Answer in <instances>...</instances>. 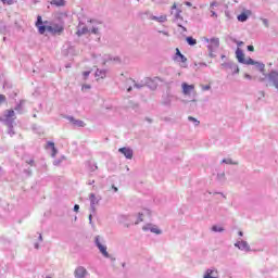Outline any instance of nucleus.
Listing matches in <instances>:
<instances>
[{"label": "nucleus", "instance_id": "f257e3e1", "mask_svg": "<svg viewBox=\"0 0 278 278\" xmlns=\"http://www.w3.org/2000/svg\"><path fill=\"white\" fill-rule=\"evenodd\" d=\"M36 27L39 31V34H45V31H50V34H53L54 36L62 35L64 31V26L62 24H52L50 26H45L42 24V16H37Z\"/></svg>", "mask_w": 278, "mask_h": 278}, {"label": "nucleus", "instance_id": "f03ea898", "mask_svg": "<svg viewBox=\"0 0 278 278\" xmlns=\"http://www.w3.org/2000/svg\"><path fill=\"white\" fill-rule=\"evenodd\" d=\"M236 58L238 60V62H240V64H247L248 66H256V68H258V71H261V73H263L265 65L264 63H260V62H255L253 59L244 58V52L242 51V49L238 48L236 50Z\"/></svg>", "mask_w": 278, "mask_h": 278}, {"label": "nucleus", "instance_id": "7ed1b4c3", "mask_svg": "<svg viewBox=\"0 0 278 278\" xmlns=\"http://www.w3.org/2000/svg\"><path fill=\"white\" fill-rule=\"evenodd\" d=\"M205 42L208 43L207 49H208V55L210 58H214V50L218 49L220 47V39L218 38H205Z\"/></svg>", "mask_w": 278, "mask_h": 278}, {"label": "nucleus", "instance_id": "20e7f679", "mask_svg": "<svg viewBox=\"0 0 278 278\" xmlns=\"http://www.w3.org/2000/svg\"><path fill=\"white\" fill-rule=\"evenodd\" d=\"M181 88H182V93L187 97L192 94V92H194V85H188V83H182Z\"/></svg>", "mask_w": 278, "mask_h": 278}, {"label": "nucleus", "instance_id": "39448f33", "mask_svg": "<svg viewBox=\"0 0 278 278\" xmlns=\"http://www.w3.org/2000/svg\"><path fill=\"white\" fill-rule=\"evenodd\" d=\"M118 152L122 153L127 160H131V157H134V150L130 148H119Z\"/></svg>", "mask_w": 278, "mask_h": 278}, {"label": "nucleus", "instance_id": "423d86ee", "mask_svg": "<svg viewBox=\"0 0 278 278\" xmlns=\"http://www.w3.org/2000/svg\"><path fill=\"white\" fill-rule=\"evenodd\" d=\"M96 244L100 251V253H102V255L104 257H110V254L108 253V248L103 244H101V242L99 241V239L96 240Z\"/></svg>", "mask_w": 278, "mask_h": 278}, {"label": "nucleus", "instance_id": "0eeeda50", "mask_svg": "<svg viewBox=\"0 0 278 278\" xmlns=\"http://www.w3.org/2000/svg\"><path fill=\"white\" fill-rule=\"evenodd\" d=\"M143 231H151L152 233H156V235L162 233V230H160L157 227L151 224H147L146 226H143Z\"/></svg>", "mask_w": 278, "mask_h": 278}, {"label": "nucleus", "instance_id": "6e6552de", "mask_svg": "<svg viewBox=\"0 0 278 278\" xmlns=\"http://www.w3.org/2000/svg\"><path fill=\"white\" fill-rule=\"evenodd\" d=\"M74 275L76 278H84L88 275V271L84 267L79 266L75 269Z\"/></svg>", "mask_w": 278, "mask_h": 278}, {"label": "nucleus", "instance_id": "1a4fd4ad", "mask_svg": "<svg viewBox=\"0 0 278 278\" xmlns=\"http://www.w3.org/2000/svg\"><path fill=\"white\" fill-rule=\"evenodd\" d=\"M176 62H180L181 64H186L188 62V59L181 54V51H179V48L176 49V56H175Z\"/></svg>", "mask_w": 278, "mask_h": 278}, {"label": "nucleus", "instance_id": "9d476101", "mask_svg": "<svg viewBox=\"0 0 278 278\" xmlns=\"http://www.w3.org/2000/svg\"><path fill=\"white\" fill-rule=\"evenodd\" d=\"M11 118H16V113L14 112V110L10 109V110H5L4 111V121H10Z\"/></svg>", "mask_w": 278, "mask_h": 278}, {"label": "nucleus", "instance_id": "9b49d317", "mask_svg": "<svg viewBox=\"0 0 278 278\" xmlns=\"http://www.w3.org/2000/svg\"><path fill=\"white\" fill-rule=\"evenodd\" d=\"M249 16H251V11L248 10L239 14L237 18L240 23H244L248 21Z\"/></svg>", "mask_w": 278, "mask_h": 278}, {"label": "nucleus", "instance_id": "f8f14e48", "mask_svg": "<svg viewBox=\"0 0 278 278\" xmlns=\"http://www.w3.org/2000/svg\"><path fill=\"white\" fill-rule=\"evenodd\" d=\"M203 278H218V271L217 270L208 269L204 274Z\"/></svg>", "mask_w": 278, "mask_h": 278}, {"label": "nucleus", "instance_id": "ddd939ff", "mask_svg": "<svg viewBox=\"0 0 278 278\" xmlns=\"http://www.w3.org/2000/svg\"><path fill=\"white\" fill-rule=\"evenodd\" d=\"M51 5H55L56 8H64L66 5V0H51Z\"/></svg>", "mask_w": 278, "mask_h": 278}, {"label": "nucleus", "instance_id": "4468645a", "mask_svg": "<svg viewBox=\"0 0 278 278\" xmlns=\"http://www.w3.org/2000/svg\"><path fill=\"white\" fill-rule=\"evenodd\" d=\"M70 121L76 127H86V123H84V121H81V119H75L74 117H71Z\"/></svg>", "mask_w": 278, "mask_h": 278}, {"label": "nucleus", "instance_id": "2eb2a0df", "mask_svg": "<svg viewBox=\"0 0 278 278\" xmlns=\"http://www.w3.org/2000/svg\"><path fill=\"white\" fill-rule=\"evenodd\" d=\"M235 247H238V249L249 251V243L247 241H240L235 244Z\"/></svg>", "mask_w": 278, "mask_h": 278}, {"label": "nucleus", "instance_id": "dca6fc26", "mask_svg": "<svg viewBox=\"0 0 278 278\" xmlns=\"http://www.w3.org/2000/svg\"><path fill=\"white\" fill-rule=\"evenodd\" d=\"M151 20L156 21L157 23H166L167 17H166V15L152 16Z\"/></svg>", "mask_w": 278, "mask_h": 278}, {"label": "nucleus", "instance_id": "f3484780", "mask_svg": "<svg viewBox=\"0 0 278 278\" xmlns=\"http://www.w3.org/2000/svg\"><path fill=\"white\" fill-rule=\"evenodd\" d=\"M186 41L188 42V45H190V47H194V45H197V39L192 37H187Z\"/></svg>", "mask_w": 278, "mask_h": 278}, {"label": "nucleus", "instance_id": "a211bd4d", "mask_svg": "<svg viewBox=\"0 0 278 278\" xmlns=\"http://www.w3.org/2000/svg\"><path fill=\"white\" fill-rule=\"evenodd\" d=\"M48 147H51L52 149V155L55 156L58 154V150L55 149V143L48 142Z\"/></svg>", "mask_w": 278, "mask_h": 278}, {"label": "nucleus", "instance_id": "6ab92c4d", "mask_svg": "<svg viewBox=\"0 0 278 278\" xmlns=\"http://www.w3.org/2000/svg\"><path fill=\"white\" fill-rule=\"evenodd\" d=\"M188 121H191V123H194L195 127H198V125H201V122H199L197 118L189 116Z\"/></svg>", "mask_w": 278, "mask_h": 278}, {"label": "nucleus", "instance_id": "aec40b11", "mask_svg": "<svg viewBox=\"0 0 278 278\" xmlns=\"http://www.w3.org/2000/svg\"><path fill=\"white\" fill-rule=\"evenodd\" d=\"M90 202L92 205H97L98 201H97V197L94 195V193L90 194Z\"/></svg>", "mask_w": 278, "mask_h": 278}, {"label": "nucleus", "instance_id": "412c9836", "mask_svg": "<svg viewBox=\"0 0 278 278\" xmlns=\"http://www.w3.org/2000/svg\"><path fill=\"white\" fill-rule=\"evenodd\" d=\"M144 216V214H142V213H139L138 214V219H137V222L135 223V225H139V223H142V220H144L142 217Z\"/></svg>", "mask_w": 278, "mask_h": 278}, {"label": "nucleus", "instance_id": "4be33fe9", "mask_svg": "<svg viewBox=\"0 0 278 278\" xmlns=\"http://www.w3.org/2000/svg\"><path fill=\"white\" fill-rule=\"evenodd\" d=\"M3 5H12L14 3V0H0Z\"/></svg>", "mask_w": 278, "mask_h": 278}, {"label": "nucleus", "instance_id": "5701e85b", "mask_svg": "<svg viewBox=\"0 0 278 278\" xmlns=\"http://www.w3.org/2000/svg\"><path fill=\"white\" fill-rule=\"evenodd\" d=\"M26 164H28L29 166H36V161H34V159H30L26 161Z\"/></svg>", "mask_w": 278, "mask_h": 278}, {"label": "nucleus", "instance_id": "b1692460", "mask_svg": "<svg viewBox=\"0 0 278 278\" xmlns=\"http://www.w3.org/2000/svg\"><path fill=\"white\" fill-rule=\"evenodd\" d=\"M212 231H224V229L222 227H218V226H213Z\"/></svg>", "mask_w": 278, "mask_h": 278}, {"label": "nucleus", "instance_id": "393cba45", "mask_svg": "<svg viewBox=\"0 0 278 278\" xmlns=\"http://www.w3.org/2000/svg\"><path fill=\"white\" fill-rule=\"evenodd\" d=\"M7 98L5 94H0V103H5Z\"/></svg>", "mask_w": 278, "mask_h": 278}, {"label": "nucleus", "instance_id": "a878e982", "mask_svg": "<svg viewBox=\"0 0 278 278\" xmlns=\"http://www.w3.org/2000/svg\"><path fill=\"white\" fill-rule=\"evenodd\" d=\"M210 88H212L210 85H203L202 86V90L205 92L207 90H210Z\"/></svg>", "mask_w": 278, "mask_h": 278}, {"label": "nucleus", "instance_id": "bb28decb", "mask_svg": "<svg viewBox=\"0 0 278 278\" xmlns=\"http://www.w3.org/2000/svg\"><path fill=\"white\" fill-rule=\"evenodd\" d=\"M211 8L212 9L218 8V2H216V1L211 2Z\"/></svg>", "mask_w": 278, "mask_h": 278}, {"label": "nucleus", "instance_id": "cd10ccee", "mask_svg": "<svg viewBox=\"0 0 278 278\" xmlns=\"http://www.w3.org/2000/svg\"><path fill=\"white\" fill-rule=\"evenodd\" d=\"M81 34H88V28H83L81 33L78 31V36H81Z\"/></svg>", "mask_w": 278, "mask_h": 278}, {"label": "nucleus", "instance_id": "c85d7f7f", "mask_svg": "<svg viewBox=\"0 0 278 278\" xmlns=\"http://www.w3.org/2000/svg\"><path fill=\"white\" fill-rule=\"evenodd\" d=\"M83 75H84L85 79H88L90 72H84Z\"/></svg>", "mask_w": 278, "mask_h": 278}, {"label": "nucleus", "instance_id": "c756f323", "mask_svg": "<svg viewBox=\"0 0 278 278\" xmlns=\"http://www.w3.org/2000/svg\"><path fill=\"white\" fill-rule=\"evenodd\" d=\"M83 90H90V85H83Z\"/></svg>", "mask_w": 278, "mask_h": 278}, {"label": "nucleus", "instance_id": "7c9ffc66", "mask_svg": "<svg viewBox=\"0 0 278 278\" xmlns=\"http://www.w3.org/2000/svg\"><path fill=\"white\" fill-rule=\"evenodd\" d=\"M248 51H255V47H253V46H248Z\"/></svg>", "mask_w": 278, "mask_h": 278}, {"label": "nucleus", "instance_id": "2f4dec72", "mask_svg": "<svg viewBox=\"0 0 278 278\" xmlns=\"http://www.w3.org/2000/svg\"><path fill=\"white\" fill-rule=\"evenodd\" d=\"M74 212H79V204L74 205Z\"/></svg>", "mask_w": 278, "mask_h": 278}, {"label": "nucleus", "instance_id": "473e14b6", "mask_svg": "<svg viewBox=\"0 0 278 278\" xmlns=\"http://www.w3.org/2000/svg\"><path fill=\"white\" fill-rule=\"evenodd\" d=\"M180 14H181V10H178L176 13V18H179Z\"/></svg>", "mask_w": 278, "mask_h": 278}, {"label": "nucleus", "instance_id": "72a5a7b5", "mask_svg": "<svg viewBox=\"0 0 278 278\" xmlns=\"http://www.w3.org/2000/svg\"><path fill=\"white\" fill-rule=\"evenodd\" d=\"M185 5H188V8H192V3L191 2H185Z\"/></svg>", "mask_w": 278, "mask_h": 278}, {"label": "nucleus", "instance_id": "f704fd0d", "mask_svg": "<svg viewBox=\"0 0 278 278\" xmlns=\"http://www.w3.org/2000/svg\"><path fill=\"white\" fill-rule=\"evenodd\" d=\"M265 27H268V20H263Z\"/></svg>", "mask_w": 278, "mask_h": 278}, {"label": "nucleus", "instance_id": "c9c22d12", "mask_svg": "<svg viewBox=\"0 0 278 278\" xmlns=\"http://www.w3.org/2000/svg\"><path fill=\"white\" fill-rule=\"evenodd\" d=\"M242 45H244L243 41H237V46H238V47H242Z\"/></svg>", "mask_w": 278, "mask_h": 278}, {"label": "nucleus", "instance_id": "e433bc0d", "mask_svg": "<svg viewBox=\"0 0 278 278\" xmlns=\"http://www.w3.org/2000/svg\"><path fill=\"white\" fill-rule=\"evenodd\" d=\"M172 10H177V3H174V4L172 5Z\"/></svg>", "mask_w": 278, "mask_h": 278}, {"label": "nucleus", "instance_id": "4c0bfd02", "mask_svg": "<svg viewBox=\"0 0 278 278\" xmlns=\"http://www.w3.org/2000/svg\"><path fill=\"white\" fill-rule=\"evenodd\" d=\"M114 192H118V188H116L115 186L112 187Z\"/></svg>", "mask_w": 278, "mask_h": 278}, {"label": "nucleus", "instance_id": "58836bf2", "mask_svg": "<svg viewBox=\"0 0 278 278\" xmlns=\"http://www.w3.org/2000/svg\"><path fill=\"white\" fill-rule=\"evenodd\" d=\"M212 12V16H218L217 14H216V12H214V11H211Z\"/></svg>", "mask_w": 278, "mask_h": 278}, {"label": "nucleus", "instance_id": "ea45409f", "mask_svg": "<svg viewBox=\"0 0 278 278\" xmlns=\"http://www.w3.org/2000/svg\"><path fill=\"white\" fill-rule=\"evenodd\" d=\"M146 213H147L148 215H151V211H149V210H146Z\"/></svg>", "mask_w": 278, "mask_h": 278}, {"label": "nucleus", "instance_id": "a19ab883", "mask_svg": "<svg viewBox=\"0 0 278 278\" xmlns=\"http://www.w3.org/2000/svg\"><path fill=\"white\" fill-rule=\"evenodd\" d=\"M98 29L97 28H93L92 33L93 34H97Z\"/></svg>", "mask_w": 278, "mask_h": 278}, {"label": "nucleus", "instance_id": "79ce46f5", "mask_svg": "<svg viewBox=\"0 0 278 278\" xmlns=\"http://www.w3.org/2000/svg\"><path fill=\"white\" fill-rule=\"evenodd\" d=\"M15 110H16V111L21 110V105H17V106L15 108Z\"/></svg>", "mask_w": 278, "mask_h": 278}, {"label": "nucleus", "instance_id": "37998d69", "mask_svg": "<svg viewBox=\"0 0 278 278\" xmlns=\"http://www.w3.org/2000/svg\"><path fill=\"white\" fill-rule=\"evenodd\" d=\"M236 73H240V68L236 67Z\"/></svg>", "mask_w": 278, "mask_h": 278}, {"label": "nucleus", "instance_id": "c03bdc74", "mask_svg": "<svg viewBox=\"0 0 278 278\" xmlns=\"http://www.w3.org/2000/svg\"><path fill=\"white\" fill-rule=\"evenodd\" d=\"M127 92H131V87H129V88L127 89Z\"/></svg>", "mask_w": 278, "mask_h": 278}, {"label": "nucleus", "instance_id": "a18cd8bd", "mask_svg": "<svg viewBox=\"0 0 278 278\" xmlns=\"http://www.w3.org/2000/svg\"><path fill=\"white\" fill-rule=\"evenodd\" d=\"M7 125H8V127H10L12 129V127H13L12 124H7Z\"/></svg>", "mask_w": 278, "mask_h": 278}, {"label": "nucleus", "instance_id": "49530a36", "mask_svg": "<svg viewBox=\"0 0 278 278\" xmlns=\"http://www.w3.org/2000/svg\"><path fill=\"white\" fill-rule=\"evenodd\" d=\"M89 220H90V222L92 220V215H89Z\"/></svg>", "mask_w": 278, "mask_h": 278}, {"label": "nucleus", "instance_id": "de8ad7c7", "mask_svg": "<svg viewBox=\"0 0 278 278\" xmlns=\"http://www.w3.org/2000/svg\"><path fill=\"white\" fill-rule=\"evenodd\" d=\"M239 236H243L242 231H239Z\"/></svg>", "mask_w": 278, "mask_h": 278}, {"label": "nucleus", "instance_id": "09e8293b", "mask_svg": "<svg viewBox=\"0 0 278 278\" xmlns=\"http://www.w3.org/2000/svg\"><path fill=\"white\" fill-rule=\"evenodd\" d=\"M222 60H225V55H222Z\"/></svg>", "mask_w": 278, "mask_h": 278}, {"label": "nucleus", "instance_id": "8fccbe9b", "mask_svg": "<svg viewBox=\"0 0 278 278\" xmlns=\"http://www.w3.org/2000/svg\"><path fill=\"white\" fill-rule=\"evenodd\" d=\"M137 88H140V86L136 85Z\"/></svg>", "mask_w": 278, "mask_h": 278}, {"label": "nucleus", "instance_id": "3c124183", "mask_svg": "<svg viewBox=\"0 0 278 278\" xmlns=\"http://www.w3.org/2000/svg\"><path fill=\"white\" fill-rule=\"evenodd\" d=\"M123 267L125 268V264H123Z\"/></svg>", "mask_w": 278, "mask_h": 278}, {"label": "nucleus", "instance_id": "603ef678", "mask_svg": "<svg viewBox=\"0 0 278 278\" xmlns=\"http://www.w3.org/2000/svg\"><path fill=\"white\" fill-rule=\"evenodd\" d=\"M0 121H3V119L0 117Z\"/></svg>", "mask_w": 278, "mask_h": 278}, {"label": "nucleus", "instance_id": "864d4df0", "mask_svg": "<svg viewBox=\"0 0 278 278\" xmlns=\"http://www.w3.org/2000/svg\"><path fill=\"white\" fill-rule=\"evenodd\" d=\"M0 170H1V167H0Z\"/></svg>", "mask_w": 278, "mask_h": 278}]
</instances>
